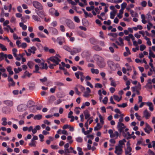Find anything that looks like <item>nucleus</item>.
<instances>
[{"mask_svg": "<svg viewBox=\"0 0 155 155\" xmlns=\"http://www.w3.org/2000/svg\"><path fill=\"white\" fill-rule=\"evenodd\" d=\"M141 18L142 19V22L144 24H145L147 22L153 20L152 17L150 15V12H149L146 15V17L143 14L141 15Z\"/></svg>", "mask_w": 155, "mask_h": 155, "instance_id": "obj_1", "label": "nucleus"}, {"mask_svg": "<svg viewBox=\"0 0 155 155\" xmlns=\"http://www.w3.org/2000/svg\"><path fill=\"white\" fill-rule=\"evenodd\" d=\"M126 127L123 123L117 124V128L118 130L120 133L121 132L123 134V135L125 137H127V135L125 134L124 131V129Z\"/></svg>", "mask_w": 155, "mask_h": 155, "instance_id": "obj_2", "label": "nucleus"}, {"mask_svg": "<svg viewBox=\"0 0 155 155\" xmlns=\"http://www.w3.org/2000/svg\"><path fill=\"white\" fill-rule=\"evenodd\" d=\"M32 4L34 7L38 10H40L43 9V7L42 5L39 2L37 1H34L32 2Z\"/></svg>", "mask_w": 155, "mask_h": 155, "instance_id": "obj_3", "label": "nucleus"}, {"mask_svg": "<svg viewBox=\"0 0 155 155\" xmlns=\"http://www.w3.org/2000/svg\"><path fill=\"white\" fill-rule=\"evenodd\" d=\"M31 50H33V54H35V51L37 50V49L35 47L33 46L31 47L30 48H29L28 49V51H27L26 50H25L24 51L25 52L27 56H29L31 55Z\"/></svg>", "mask_w": 155, "mask_h": 155, "instance_id": "obj_4", "label": "nucleus"}, {"mask_svg": "<svg viewBox=\"0 0 155 155\" xmlns=\"http://www.w3.org/2000/svg\"><path fill=\"white\" fill-rule=\"evenodd\" d=\"M48 59L54 63V66L58 65L59 62L61 61L60 59L55 56L51 57Z\"/></svg>", "mask_w": 155, "mask_h": 155, "instance_id": "obj_5", "label": "nucleus"}, {"mask_svg": "<svg viewBox=\"0 0 155 155\" xmlns=\"http://www.w3.org/2000/svg\"><path fill=\"white\" fill-rule=\"evenodd\" d=\"M66 23L67 26L71 29L74 28L75 25L74 23L71 20L67 19L66 20Z\"/></svg>", "mask_w": 155, "mask_h": 155, "instance_id": "obj_6", "label": "nucleus"}, {"mask_svg": "<svg viewBox=\"0 0 155 155\" xmlns=\"http://www.w3.org/2000/svg\"><path fill=\"white\" fill-rule=\"evenodd\" d=\"M108 133L110 134V137L111 138L116 137L117 138L119 136V133L118 132L116 131L114 133H113V130L111 129L108 130Z\"/></svg>", "mask_w": 155, "mask_h": 155, "instance_id": "obj_7", "label": "nucleus"}, {"mask_svg": "<svg viewBox=\"0 0 155 155\" xmlns=\"http://www.w3.org/2000/svg\"><path fill=\"white\" fill-rule=\"evenodd\" d=\"M123 147L119 146H116L115 147V150L114 153L117 155H121L122 153V148Z\"/></svg>", "mask_w": 155, "mask_h": 155, "instance_id": "obj_8", "label": "nucleus"}, {"mask_svg": "<svg viewBox=\"0 0 155 155\" xmlns=\"http://www.w3.org/2000/svg\"><path fill=\"white\" fill-rule=\"evenodd\" d=\"M36 12L37 14L41 18H44L46 15L45 13L43 10V9L40 10H36Z\"/></svg>", "mask_w": 155, "mask_h": 155, "instance_id": "obj_9", "label": "nucleus"}, {"mask_svg": "<svg viewBox=\"0 0 155 155\" xmlns=\"http://www.w3.org/2000/svg\"><path fill=\"white\" fill-rule=\"evenodd\" d=\"M4 104L8 107H12L14 105V102L12 100H7L3 101Z\"/></svg>", "mask_w": 155, "mask_h": 155, "instance_id": "obj_10", "label": "nucleus"}, {"mask_svg": "<svg viewBox=\"0 0 155 155\" xmlns=\"http://www.w3.org/2000/svg\"><path fill=\"white\" fill-rule=\"evenodd\" d=\"M107 64L112 70H114L116 69V67L113 61H108Z\"/></svg>", "mask_w": 155, "mask_h": 155, "instance_id": "obj_11", "label": "nucleus"}, {"mask_svg": "<svg viewBox=\"0 0 155 155\" xmlns=\"http://www.w3.org/2000/svg\"><path fill=\"white\" fill-rule=\"evenodd\" d=\"M81 49L80 48H74L72 49V50L70 52L71 54L72 55H74L76 54L81 52Z\"/></svg>", "mask_w": 155, "mask_h": 155, "instance_id": "obj_12", "label": "nucleus"}, {"mask_svg": "<svg viewBox=\"0 0 155 155\" xmlns=\"http://www.w3.org/2000/svg\"><path fill=\"white\" fill-rule=\"evenodd\" d=\"M6 71L5 69L4 68H0V80L1 79V75L4 78H6L7 77V74L5 73Z\"/></svg>", "mask_w": 155, "mask_h": 155, "instance_id": "obj_13", "label": "nucleus"}, {"mask_svg": "<svg viewBox=\"0 0 155 155\" xmlns=\"http://www.w3.org/2000/svg\"><path fill=\"white\" fill-rule=\"evenodd\" d=\"M27 107L26 105L21 104L18 105L17 107L18 110L20 112H21L25 110L26 109Z\"/></svg>", "mask_w": 155, "mask_h": 155, "instance_id": "obj_14", "label": "nucleus"}, {"mask_svg": "<svg viewBox=\"0 0 155 155\" xmlns=\"http://www.w3.org/2000/svg\"><path fill=\"white\" fill-rule=\"evenodd\" d=\"M146 127L144 128V130L146 133L148 134H150V132L152 131V129L147 123H146Z\"/></svg>", "mask_w": 155, "mask_h": 155, "instance_id": "obj_15", "label": "nucleus"}, {"mask_svg": "<svg viewBox=\"0 0 155 155\" xmlns=\"http://www.w3.org/2000/svg\"><path fill=\"white\" fill-rule=\"evenodd\" d=\"M143 117L146 119H148L150 117L151 113H149L147 109L145 110L143 113Z\"/></svg>", "mask_w": 155, "mask_h": 155, "instance_id": "obj_16", "label": "nucleus"}, {"mask_svg": "<svg viewBox=\"0 0 155 155\" xmlns=\"http://www.w3.org/2000/svg\"><path fill=\"white\" fill-rule=\"evenodd\" d=\"M91 92V91L90 89L88 87H87L86 88V91L84 92L83 96L85 97H88L90 95Z\"/></svg>", "mask_w": 155, "mask_h": 155, "instance_id": "obj_17", "label": "nucleus"}, {"mask_svg": "<svg viewBox=\"0 0 155 155\" xmlns=\"http://www.w3.org/2000/svg\"><path fill=\"white\" fill-rule=\"evenodd\" d=\"M40 68L41 69H47L48 67L47 64L46 63L45 64L44 63H41L39 65Z\"/></svg>", "mask_w": 155, "mask_h": 155, "instance_id": "obj_18", "label": "nucleus"}, {"mask_svg": "<svg viewBox=\"0 0 155 155\" xmlns=\"http://www.w3.org/2000/svg\"><path fill=\"white\" fill-rule=\"evenodd\" d=\"M147 106L149 107V109L150 110L152 111L153 110V106L152 102H147L146 103Z\"/></svg>", "mask_w": 155, "mask_h": 155, "instance_id": "obj_19", "label": "nucleus"}, {"mask_svg": "<svg viewBox=\"0 0 155 155\" xmlns=\"http://www.w3.org/2000/svg\"><path fill=\"white\" fill-rule=\"evenodd\" d=\"M6 69L7 71L9 73V74L10 75H12L14 73L13 71L12 70V68L11 66H8L6 67Z\"/></svg>", "mask_w": 155, "mask_h": 155, "instance_id": "obj_20", "label": "nucleus"}, {"mask_svg": "<svg viewBox=\"0 0 155 155\" xmlns=\"http://www.w3.org/2000/svg\"><path fill=\"white\" fill-rule=\"evenodd\" d=\"M55 84L58 87V89L59 90H61V88L60 87L64 86V84L63 83L59 81L56 82L55 83Z\"/></svg>", "mask_w": 155, "mask_h": 155, "instance_id": "obj_21", "label": "nucleus"}, {"mask_svg": "<svg viewBox=\"0 0 155 155\" xmlns=\"http://www.w3.org/2000/svg\"><path fill=\"white\" fill-rule=\"evenodd\" d=\"M130 13L132 17H138V14L134 12L132 10H130Z\"/></svg>", "mask_w": 155, "mask_h": 155, "instance_id": "obj_22", "label": "nucleus"}, {"mask_svg": "<svg viewBox=\"0 0 155 155\" xmlns=\"http://www.w3.org/2000/svg\"><path fill=\"white\" fill-rule=\"evenodd\" d=\"M84 114L85 118L86 119H87L89 118L91 115L90 113L88 112V111L87 110H86L84 112Z\"/></svg>", "mask_w": 155, "mask_h": 155, "instance_id": "obj_23", "label": "nucleus"}, {"mask_svg": "<svg viewBox=\"0 0 155 155\" xmlns=\"http://www.w3.org/2000/svg\"><path fill=\"white\" fill-rule=\"evenodd\" d=\"M132 149L131 147H127L125 151V154L127 155L130 153H131Z\"/></svg>", "mask_w": 155, "mask_h": 155, "instance_id": "obj_24", "label": "nucleus"}, {"mask_svg": "<svg viewBox=\"0 0 155 155\" xmlns=\"http://www.w3.org/2000/svg\"><path fill=\"white\" fill-rule=\"evenodd\" d=\"M97 63L99 67L101 68H103L105 66V64L104 62L103 61L101 62L100 61H98L97 62Z\"/></svg>", "mask_w": 155, "mask_h": 155, "instance_id": "obj_25", "label": "nucleus"}, {"mask_svg": "<svg viewBox=\"0 0 155 155\" xmlns=\"http://www.w3.org/2000/svg\"><path fill=\"white\" fill-rule=\"evenodd\" d=\"M8 81L9 82H11V84L10 85L11 86H15V83L14 82L13 79L12 78L10 77L9 76H8Z\"/></svg>", "mask_w": 155, "mask_h": 155, "instance_id": "obj_26", "label": "nucleus"}, {"mask_svg": "<svg viewBox=\"0 0 155 155\" xmlns=\"http://www.w3.org/2000/svg\"><path fill=\"white\" fill-rule=\"evenodd\" d=\"M90 41L91 43L93 45L97 44V40L94 38H91L90 39Z\"/></svg>", "mask_w": 155, "mask_h": 155, "instance_id": "obj_27", "label": "nucleus"}, {"mask_svg": "<svg viewBox=\"0 0 155 155\" xmlns=\"http://www.w3.org/2000/svg\"><path fill=\"white\" fill-rule=\"evenodd\" d=\"M128 128H126L125 130V131L126 132H127V134H126L127 135V139H130V138H131V135L130 134V133L128 132Z\"/></svg>", "mask_w": 155, "mask_h": 155, "instance_id": "obj_28", "label": "nucleus"}, {"mask_svg": "<svg viewBox=\"0 0 155 155\" xmlns=\"http://www.w3.org/2000/svg\"><path fill=\"white\" fill-rule=\"evenodd\" d=\"M152 57L155 58V55L153 54V52L150 49L149 50V56L148 58H151Z\"/></svg>", "mask_w": 155, "mask_h": 155, "instance_id": "obj_29", "label": "nucleus"}, {"mask_svg": "<svg viewBox=\"0 0 155 155\" xmlns=\"http://www.w3.org/2000/svg\"><path fill=\"white\" fill-rule=\"evenodd\" d=\"M19 25L20 27L22 28L24 30H25L27 28V26L26 25H24L23 22H20L19 23Z\"/></svg>", "mask_w": 155, "mask_h": 155, "instance_id": "obj_30", "label": "nucleus"}, {"mask_svg": "<svg viewBox=\"0 0 155 155\" xmlns=\"http://www.w3.org/2000/svg\"><path fill=\"white\" fill-rule=\"evenodd\" d=\"M2 125L4 126H6L7 124V123L6 121L7 119L5 117H3L2 118Z\"/></svg>", "mask_w": 155, "mask_h": 155, "instance_id": "obj_31", "label": "nucleus"}, {"mask_svg": "<svg viewBox=\"0 0 155 155\" xmlns=\"http://www.w3.org/2000/svg\"><path fill=\"white\" fill-rule=\"evenodd\" d=\"M0 56L1 57V61L3 60L4 58H6V57H7V54H4L2 52L0 53Z\"/></svg>", "mask_w": 155, "mask_h": 155, "instance_id": "obj_32", "label": "nucleus"}, {"mask_svg": "<svg viewBox=\"0 0 155 155\" xmlns=\"http://www.w3.org/2000/svg\"><path fill=\"white\" fill-rule=\"evenodd\" d=\"M77 150L78 152V154L79 155H83L84 154L83 152L82 151V148L80 147H77Z\"/></svg>", "mask_w": 155, "mask_h": 155, "instance_id": "obj_33", "label": "nucleus"}, {"mask_svg": "<svg viewBox=\"0 0 155 155\" xmlns=\"http://www.w3.org/2000/svg\"><path fill=\"white\" fill-rule=\"evenodd\" d=\"M56 10L55 9L52 8L49 9V12L51 15L53 16L54 15V12Z\"/></svg>", "mask_w": 155, "mask_h": 155, "instance_id": "obj_34", "label": "nucleus"}, {"mask_svg": "<svg viewBox=\"0 0 155 155\" xmlns=\"http://www.w3.org/2000/svg\"><path fill=\"white\" fill-rule=\"evenodd\" d=\"M42 118V116L41 114H38L35 115L34 117L35 120H39L41 119Z\"/></svg>", "mask_w": 155, "mask_h": 155, "instance_id": "obj_35", "label": "nucleus"}, {"mask_svg": "<svg viewBox=\"0 0 155 155\" xmlns=\"http://www.w3.org/2000/svg\"><path fill=\"white\" fill-rule=\"evenodd\" d=\"M49 28L52 30L53 33L55 35L58 34V31L56 28L53 27H49Z\"/></svg>", "mask_w": 155, "mask_h": 155, "instance_id": "obj_36", "label": "nucleus"}, {"mask_svg": "<svg viewBox=\"0 0 155 155\" xmlns=\"http://www.w3.org/2000/svg\"><path fill=\"white\" fill-rule=\"evenodd\" d=\"M93 48L94 49L97 51H100L102 49L98 45L94 46L93 47Z\"/></svg>", "mask_w": 155, "mask_h": 155, "instance_id": "obj_37", "label": "nucleus"}, {"mask_svg": "<svg viewBox=\"0 0 155 155\" xmlns=\"http://www.w3.org/2000/svg\"><path fill=\"white\" fill-rule=\"evenodd\" d=\"M113 97L114 99L118 101H119L121 99V96L119 97L117 95H114L113 96Z\"/></svg>", "mask_w": 155, "mask_h": 155, "instance_id": "obj_38", "label": "nucleus"}, {"mask_svg": "<svg viewBox=\"0 0 155 155\" xmlns=\"http://www.w3.org/2000/svg\"><path fill=\"white\" fill-rule=\"evenodd\" d=\"M0 48L3 51H6L7 50V49L5 46L1 43H0Z\"/></svg>", "mask_w": 155, "mask_h": 155, "instance_id": "obj_39", "label": "nucleus"}, {"mask_svg": "<svg viewBox=\"0 0 155 155\" xmlns=\"http://www.w3.org/2000/svg\"><path fill=\"white\" fill-rule=\"evenodd\" d=\"M91 71L92 73H95L96 74H98L99 73V71L97 69H94L92 68L91 69Z\"/></svg>", "mask_w": 155, "mask_h": 155, "instance_id": "obj_40", "label": "nucleus"}, {"mask_svg": "<svg viewBox=\"0 0 155 155\" xmlns=\"http://www.w3.org/2000/svg\"><path fill=\"white\" fill-rule=\"evenodd\" d=\"M32 18L34 20L36 21H40V18L37 15H33L32 16Z\"/></svg>", "mask_w": 155, "mask_h": 155, "instance_id": "obj_41", "label": "nucleus"}, {"mask_svg": "<svg viewBox=\"0 0 155 155\" xmlns=\"http://www.w3.org/2000/svg\"><path fill=\"white\" fill-rule=\"evenodd\" d=\"M101 127L100 126V124L99 123H97V126L94 127V130H98L100 129Z\"/></svg>", "mask_w": 155, "mask_h": 155, "instance_id": "obj_42", "label": "nucleus"}, {"mask_svg": "<svg viewBox=\"0 0 155 155\" xmlns=\"http://www.w3.org/2000/svg\"><path fill=\"white\" fill-rule=\"evenodd\" d=\"M57 41L60 45H62L63 43L62 40L60 38H58L57 39Z\"/></svg>", "mask_w": 155, "mask_h": 155, "instance_id": "obj_43", "label": "nucleus"}, {"mask_svg": "<svg viewBox=\"0 0 155 155\" xmlns=\"http://www.w3.org/2000/svg\"><path fill=\"white\" fill-rule=\"evenodd\" d=\"M27 65L30 68H32L34 66V64L31 61H29L27 63Z\"/></svg>", "mask_w": 155, "mask_h": 155, "instance_id": "obj_44", "label": "nucleus"}, {"mask_svg": "<svg viewBox=\"0 0 155 155\" xmlns=\"http://www.w3.org/2000/svg\"><path fill=\"white\" fill-rule=\"evenodd\" d=\"M63 48L65 50H66L69 52H71V49L68 46H66V45H64L63 46Z\"/></svg>", "mask_w": 155, "mask_h": 155, "instance_id": "obj_45", "label": "nucleus"}, {"mask_svg": "<svg viewBox=\"0 0 155 155\" xmlns=\"http://www.w3.org/2000/svg\"><path fill=\"white\" fill-rule=\"evenodd\" d=\"M115 15V12L112 11L110 13V18L111 19H113Z\"/></svg>", "mask_w": 155, "mask_h": 155, "instance_id": "obj_46", "label": "nucleus"}, {"mask_svg": "<svg viewBox=\"0 0 155 155\" xmlns=\"http://www.w3.org/2000/svg\"><path fill=\"white\" fill-rule=\"evenodd\" d=\"M12 51L14 56L15 57H16L17 55L16 52L17 51V49L15 48H14L12 49Z\"/></svg>", "mask_w": 155, "mask_h": 155, "instance_id": "obj_47", "label": "nucleus"}, {"mask_svg": "<svg viewBox=\"0 0 155 155\" xmlns=\"http://www.w3.org/2000/svg\"><path fill=\"white\" fill-rule=\"evenodd\" d=\"M76 140L78 143H81L83 141V139L81 137H78L76 138Z\"/></svg>", "mask_w": 155, "mask_h": 155, "instance_id": "obj_48", "label": "nucleus"}, {"mask_svg": "<svg viewBox=\"0 0 155 155\" xmlns=\"http://www.w3.org/2000/svg\"><path fill=\"white\" fill-rule=\"evenodd\" d=\"M51 25L54 27H56L57 25V22L56 21H54L51 23Z\"/></svg>", "mask_w": 155, "mask_h": 155, "instance_id": "obj_49", "label": "nucleus"}, {"mask_svg": "<svg viewBox=\"0 0 155 155\" xmlns=\"http://www.w3.org/2000/svg\"><path fill=\"white\" fill-rule=\"evenodd\" d=\"M146 48V46L144 45H142L140 46V50L141 51H143Z\"/></svg>", "mask_w": 155, "mask_h": 155, "instance_id": "obj_50", "label": "nucleus"}, {"mask_svg": "<svg viewBox=\"0 0 155 155\" xmlns=\"http://www.w3.org/2000/svg\"><path fill=\"white\" fill-rule=\"evenodd\" d=\"M37 35L38 37L41 38H45L46 37L45 35L41 32H38L37 33Z\"/></svg>", "mask_w": 155, "mask_h": 155, "instance_id": "obj_51", "label": "nucleus"}, {"mask_svg": "<svg viewBox=\"0 0 155 155\" xmlns=\"http://www.w3.org/2000/svg\"><path fill=\"white\" fill-rule=\"evenodd\" d=\"M74 21L77 23H79L80 22V20L79 18L77 16H74Z\"/></svg>", "mask_w": 155, "mask_h": 155, "instance_id": "obj_52", "label": "nucleus"}, {"mask_svg": "<svg viewBox=\"0 0 155 155\" xmlns=\"http://www.w3.org/2000/svg\"><path fill=\"white\" fill-rule=\"evenodd\" d=\"M114 59L116 61H119L120 60V58L117 55L115 54L114 55Z\"/></svg>", "mask_w": 155, "mask_h": 155, "instance_id": "obj_53", "label": "nucleus"}, {"mask_svg": "<svg viewBox=\"0 0 155 155\" xmlns=\"http://www.w3.org/2000/svg\"><path fill=\"white\" fill-rule=\"evenodd\" d=\"M95 87L96 88H101L102 87V85L100 83H97L95 85Z\"/></svg>", "mask_w": 155, "mask_h": 155, "instance_id": "obj_54", "label": "nucleus"}, {"mask_svg": "<svg viewBox=\"0 0 155 155\" xmlns=\"http://www.w3.org/2000/svg\"><path fill=\"white\" fill-rule=\"evenodd\" d=\"M108 35L111 36L114 38H116L117 36V34L116 33H111L108 34Z\"/></svg>", "mask_w": 155, "mask_h": 155, "instance_id": "obj_55", "label": "nucleus"}, {"mask_svg": "<svg viewBox=\"0 0 155 155\" xmlns=\"http://www.w3.org/2000/svg\"><path fill=\"white\" fill-rule=\"evenodd\" d=\"M127 4L126 3L124 2L121 5V9H124L126 7Z\"/></svg>", "mask_w": 155, "mask_h": 155, "instance_id": "obj_56", "label": "nucleus"}, {"mask_svg": "<svg viewBox=\"0 0 155 155\" xmlns=\"http://www.w3.org/2000/svg\"><path fill=\"white\" fill-rule=\"evenodd\" d=\"M108 100V98L107 97H104V99L103 100L102 102L104 104H106Z\"/></svg>", "mask_w": 155, "mask_h": 155, "instance_id": "obj_57", "label": "nucleus"}, {"mask_svg": "<svg viewBox=\"0 0 155 155\" xmlns=\"http://www.w3.org/2000/svg\"><path fill=\"white\" fill-rule=\"evenodd\" d=\"M99 117L100 118V122L102 124H103L104 123V121L103 120V119L101 114H99Z\"/></svg>", "mask_w": 155, "mask_h": 155, "instance_id": "obj_58", "label": "nucleus"}, {"mask_svg": "<svg viewBox=\"0 0 155 155\" xmlns=\"http://www.w3.org/2000/svg\"><path fill=\"white\" fill-rule=\"evenodd\" d=\"M78 109H80V108L79 107H76L74 110L77 114H78L80 113V111Z\"/></svg>", "mask_w": 155, "mask_h": 155, "instance_id": "obj_59", "label": "nucleus"}, {"mask_svg": "<svg viewBox=\"0 0 155 155\" xmlns=\"http://www.w3.org/2000/svg\"><path fill=\"white\" fill-rule=\"evenodd\" d=\"M72 137L71 136H69L67 137V140L69 141V143H71L73 142V140H71Z\"/></svg>", "mask_w": 155, "mask_h": 155, "instance_id": "obj_60", "label": "nucleus"}, {"mask_svg": "<svg viewBox=\"0 0 155 155\" xmlns=\"http://www.w3.org/2000/svg\"><path fill=\"white\" fill-rule=\"evenodd\" d=\"M135 115L137 119L139 121H140L141 120V119L140 118V116L137 113H136L135 114Z\"/></svg>", "mask_w": 155, "mask_h": 155, "instance_id": "obj_61", "label": "nucleus"}, {"mask_svg": "<svg viewBox=\"0 0 155 155\" xmlns=\"http://www.w3.org/2000/svg\"><path fill=\"white\" fill-rule=\"evenodd\" d=\"M64 154L72 153L71 151H69L68 148H65L64 149Z\"/></svg>", "mask_w": 155, "mask_h": 155, "instance_id": "obj_62", "label": "nucleus"}, {"mask_svg": "<svg viewBox=\"0 0 155 155\" xmlns=\"http://www.w3.org/2000/svg\"><path fill=\"white\" fill-rule=\"evenodd\" d=\"M110 85L114 87H116L117 86V84L115 81L114 80L111 81Z\"/></svg>", "mask_w": 155, "mask_h": 155, "instance_id": "obj_63", "label": "nucleus"}, {"mask_svg": "<svg viewBox=\"0 0 155 155\" xmlns=\"http://www.w3.org/2000/svg\"><path fill=\"white\" fill-rule=\"evenodd\" d=\"M147 4V2L145 1H143L141 2V5L143 7H145Z\"/></svg>", "mask_w": 155, "mask_h": 155, "instance_id": "obj_64", "label": "nucleus"}]
</instances>
